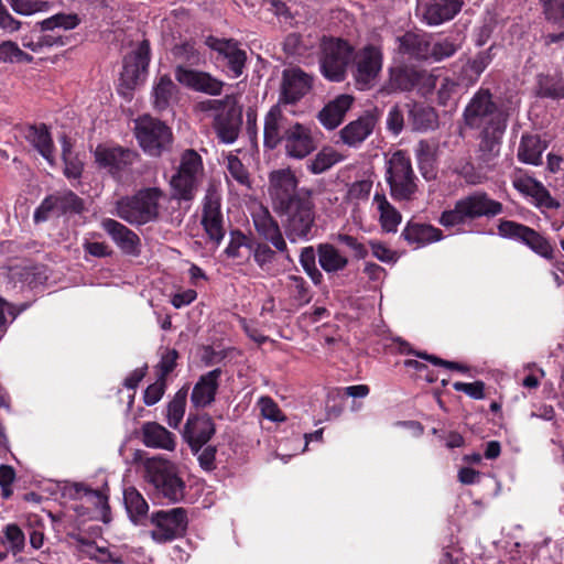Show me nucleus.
I'll return each instance as SVG.
<instances>
[{"label": "nucleus", "instance_id": "nucleus-16", "mask_svg": "<svg viewBox=\"0 0 564 564\" xmlns=\"http://www.w3.org/2000/svg\"><path fill=\"white\" fill-rule=\"evenodd\" d=\"M95 159L99 167L107 170L116 180L123 181L130 173L132 165L139 160V154L121 147L98 145Z\"/></svg>", "mask_w": 564, "mask_h": 564}, {"label": "nucleus", "instance_id": "nucleus-59", "mask_svg": "<svg viewBox=\"0 0 564 564\" xmlns=\"http://www.w3.org/2000/svg\"><path fill=\"white\" fill-rule=\"evenodd\" d=\"M173 54L176 58L182 59L191 65H199L202 62V55L192 42H184L180 45H175Z\"/></svg>", "mask_w": 564, "mask_h": 564}, {"label": "nucleus", "instance_id": "nucleus-51", "mask_svg": "<svg viewBox=\"0 0 564 564\" xmlns=\"http://www.w3.org/2000/svg\"><path fill=\"white\" fill-rule=\"evenodd\" d=\"M316 256L317 249L312 246L304 247L300 253V263L312 282L317 285L323 281V274L316 267Z\"/></svg>", "mask_w": 564, "mask_h": 564}, {"label": "nucleus", "instance_id": "nucleus-40", "mask_svg": "<svg viewBox=\"0 0 564 564\" xmlns=\"http://www.w3.org/2000/svg\"><path fill=\"white\" fill-rule=\"evenodd\" d=\"M373 205L379 213V221L381 228L386 232H397L398 227L402 220L399 210L390 204L383 193H376L373 195Z\"/></svg>", "mask_w": 564, "mask_h": 564}, {"label": "nucleus", "instance_id": "nucleus-29", "mask_svg": "<svg viewBox=\"0 0 564 564\" xmlns=\"http://www.w3.org/2000/svg\"><path fill=\"white\" fill-rule=\"evenodd\" d=\"M24 138L50 165H54L55 147L47 126H29L24 131Z\"/></svg>", "mask_w": 564, "mask_h": 564}, {"label": "nucleus", "instance_id": "nucleus-52", "mask_svg": "<svg viewBox=\"0 0 564 564\" xmlns=\"http://www.w3.org/2000/svg\"><path fill=\"white\" fill-rule=\"evenodd\" d=\"M415 155L423 176L426 180L430 178L431 176L429 175V173L432 172L434 162L433 145L426 140H421L416 145Z\"/></svg>", "mask_w": 564, "mask_h": 564}, {"label": "nucleus", "instance_id": "nucleus-50", "mask_svg": "<svg viewBox=\"0 0 564 564\" xmlns=\"http://www.w3.org/2000/svg\"><path fill=\"white\" fill-rule=\"evenodd\" d=\"M458 48L459 44L456 43V41L453 39L445 37L438 41H433V37L430 35L429 59H433L434 62H441L445 58L453 56Z\"/></svg>", "mask_w": 564, "mask_h": 564}, {"label": "nucleus", "instance_id": "nucleus-30", "mask_svg": "<svg viewBox=\"0 0 564 564\" xmlns=\"http://www.w3.org/2000/svg\"><path fill=\"white\" fill-rule=\"evenodd\" d=\"M220 369H214L203 375L193 388L191 401L196 408H205L212 404L218 389Z\"/></svg>", "mask_w": 564, "mask_h": 564}, {"label": "nucleus", "instance_id": "nucleus-32", "mask_svg": "<svg viewBox=\"0 0 564 564\" xmlns=\"http://www.w3.org/2000/svg\"><path fill=\"white\" fill-rule=\"evenodd\" d=\"M401 54L414 59H429L430 35L419 32H406L397 39Z\"/></svg>", "mask_w": 564, "mask_h": 564}, {"label": "nucleus", "instance_id": "nucleus-12", "mask_svg": "<svg viewBox=\"0 0 564 564\" xmlns=\"http://www.w3.org/2000/svg\"><path fill=\"white\" fill-rule=\"evenodd\" d=\"M203 173L200 155L194 150H186L181 158L177 173L172 177L171 185L178 199L191 200Z\"/></svg>", "mask_w": 564, "mask_h": 564}, {"label": "nucleus", "instance_id": "nucleus-62", "mask_svg": "<svg viewBox=\"0 0 564 564\" xmlns=\"http://www.w3.org/2000/svg\"><path fill=\"white\" fill-rule=\"evenodd\" d=\"M453 388L455 391L464 392L475 400H482L485 398V383L482 381L470 383L457 381L453 383Z\"/></svg>", "mask_w": 564, "mask_h": 564}, {"label": "nucleus", "instance_id": "nucleus-45", "mask_svg": "<svg viewBox=\"0 0 564 564\" xmlns=\"http://www.w3.org/2000/svg\"><path fill=\"white\" fill-rule=\"evenodd\" d=\"M538 95L543 98L560 99L564 97V79L558 74H540L538 76Z\"/></svg>", "mask_w": 564, "mask_h": 564}, {"label": "nucleus", "instance_id": "nucleus-55", "mask_svg": "<svg viewBox=\"0 0 564 564\" xmlns=\"http://www.w3.org/2000/svg\"><path fill=\"white\" fill-rule=\"evenodd\" d=\"M288 288L300 304H307L311 301L310 286L301 275H288Z\"/></svg>", "mask_w": 564, "mask_h": 564}, {"label": "nucleus", "instance_id": "nucleus-49", "mask_svg": "<svg viewBox=\"0 0 564 564\" xmlns=\"http://www.w3.org/2000/svg\"><path fill=\"white\" fill-rule=\"evenodd\" d=\"M339 160L340 155L334 149L324 148L307 163V170L313 174H321L329 170Z\"/></svg>", "mask_w": 564, "mask_h": 564}, {"label": "nucleus", "instance_id": "nucleus-19", "mask_svg": "<svg viewBox=\"0 0 564 564\" xmlns=\"http://www.w3.org/2000/svg\"><path fill=\"white\" fill-rule=\"evenodd\" d=\"M313 86V77L300 68L283 70L281 90L278 105L283 107L294 105L310 93Z\"/></svg>", "mask_w": 564, "mask_h": 564}, {"label": "nucleus", "instance_id": "nucleus-3", "mask_svg": "<svg viewBox=\"0 0 564 564\" xmlns=\"http://www.w3.org/2000/svg\"><path fill=\"white\" fill-rule=\"evenodd\" d=\"M282 218V227L291 243L307 242L317 231L315 204L312 196L299 199L276 212Z\"/></svg>", "mask_w": 564, "mask_h": 564}, {"label": "nucleus", "instance_id": "nucleus-24", "mask_svg": "<svg viewBox=\"0 0 564 564\" xmlns=\"http://www.w3.org/2000/svg\"><path fill=\"white\" fill-rule=\"evenodd\" d=\"M101 228L122 253L132 257H138L141 253L139 236L123 224L112 218H105L101 220Z\"/></svg>", "mask_w": 564, "mask_h": 564}, {"label": "nucleus", "instance_id": "nucleus-60", "mask_svg": "<svg viewBox=\"0 0 564 564\" xmlns=\"http://www.w3.org/2000/svg\"><path fill=\"white\" fill-rule=\"evenodd\" d=\"M227 170L229 175L241 185H249V174L236 155L227 158Z\"/></svg>", "mask_w": 564, "mask_h": 564}, {"label": "nucleus", "instance_id": "nucleus-42", "mask_svg": "<svg viewBox=\"0 0 564 564\" xmlns=\"http://www.w3.org/2000/svg\"><path fill=\"white\" fill-rule=\"evenodd\" d=\"M409 122L415 131H429L437 127V113L431 107L421 104H408Z\"/></svg>", "mask_w": 564, "mask_h": 564}, {"label": "nucleus", "instance_id": "nucleus-34", "mask_svg": "<svg viewBox=\"0 0 564 564\" xmlns=\"http://www.w3.org/2000/svg\"><path fill=\"white\" fill-rule=\"evenodd\" d=\"M142 442L147 447L173 451L175 435L156 422H147L142 425Z\"/></svg>", "mask_w": 564, "mask_h": 564}, {"label": "nucleus", "instance_id": "nucleus-5", "mask_svg": "<svg viewBox=\"0 0 564 564\" xmlns=\"http://www.w3.org/2000/svg\"><path fill=\"white\" fill-rule=\"evenodd\" d=\"M145 479L159 495L171 502H180L185 497V482L178 476L175 464L167 459H149L145 463Z\"/></svg>", "mask_w": 564, "mask_h": 564}, {"label": "nucleus", "instance_id": "nucleus-44", "mask_svg": "<svg viewBox=\"0 0 564 564\" xmlns=\"http://www.w3.org/2000/svg\"><path fill=\"white\" fill-rule=\"evenodd\" d=\"M214 127L218 139L226 144H231L239 135L240 120L229 112H221L215 116Z\"/></svg>", "mask_w": 564, "mask_h": 564}, {"label": "nucleus", "instance_id": "nucleus-33", "mask_svg": "<svg viewBox=\"0 0 564 564\" xmlns=\"http://www.w3.org/2000/svg\"><path fill=\"white\" fill-rule=\"evenodd\" d=\"M352 97L340 95L329 101L318 113L319 122L328 130L337 128L352 105Z\"/></svg>", "mask_w": 564, "mask_h": 564}, {"label": "nucleus", "instance_id": "nucleus-15", "mask_svg": "<svg viewBox=\"0 0 564 564\" xmlns=\"http://www.w3.org/2000/svg\"><path fill=\"white\" fill-rule=\"evenodd\" d=\"M83 210L84 200L74 192L64 189L47 195L34 210L33 220L35 224H41L52 216L80 214Z\"/></svg>", "mask_w": 564, "mask_h": 564}, {"label": "nucleus", "instance_id": "nucleus-2", "mask_svg": "<svg viewBox=\"0 0 564 564\" xmlns=\"http://www.w3.org/2000/svg\"><path fill=\"white\" fill-rule=\"evenodd\" d=\"M502 204L491 199L486 192L476 191L456 200L454 208L444 210L438 223L446 227H455L481 217H495L502 213Z\"/></svg>", "mask_w": 564, "mask_h": 564}, {"label": "nucleus", "instance_id": "nucleus-63", "mask_svg": "<svg viewBox=\"0 0 564 564\" xmlns=\"http://www.w3.org/2000/svg\"><path fill=\"white\" fill-rule=\"evenodd\" d=\"M404 127V110L398 106L394 105L390 108L388 116H387V128L389 131H391L394 135H398Z\"/></svg>", "mask_w": 564, "mask_h": 564}, {"label": "nucleus", "instance_id": "nucleus-10", "mask_svg": "<svg viewBox=\"0 0 564 564\" xmlns=\"http://www.w3.org/2000/svg\"><path fill=\"white\" fill-rule=\"evenodd\" d=\"M269 195L275 212H279L293 203L299 197L306 198L312 196L307 188L297 187V178L290 169L272 171L269 174Z\"/></svg>", "mask_w": 564, "mask_h": 564}, {"label": "nucleus", "instance_id": "nucleus-4", "mask_svg": "<svg viewBox=\"0 0 564 564\" xmlns=\"http://www.w3.org/2000/svg\"><path fill=\"white\" fill-rule=\"evenodd\" d=\"M163 193L158 187L138 191L116 202L115 215L133 226L155 221L159 217L160 200Z\"/></svg>", "mask_w": 564, "mask_h": 564}, {"label": "nucleus", "instance_id": "nucleus-58", "mask_svg": "<svg viewBox=\"0 0 564 564\" xmlns=\"http://www.w3.org/2000/svg\"><path fill=\"white\" fill-rule=\"evenodd\" d=\"M258 406L260 409L261 415L271 422H284L285 416L280 410L279 405L274 402V400L270 397H261L258 400Z\"/></svg>", "mask_w": 564, "mask_h": 564}, {"label": "nucleus", "instance_id": "nucleus-1", "mask_svg": "<svg viewBox=\"0 0 564 564\" xmlns=\"http://www.w3.org/2000/svg\"><path fill=\"white\" fill-rule=\"evenodd\" d=\"M463 119L469 129L479 130L480 159L489 162L499 155L506 132L509 112L487 88H479L463 111Z\"/></svg>", "mask_w": 564, "mask_h": 564}, {"label": "nucleus", "instance_id": "nucleus-27", "mask_svg": "<svg viewBox=\"0 0 564 564\" xmlns=\"http://www.w3.org/2000/svg\"><path fill=\"white\" fill-rule=\"evenodd\" d=\"M425 85L429 88L435 86L434 78L425 70L411 67H397L390 72V87L393 90L410 91Z\"/></svg>", "mask_w": 564, "mask_h": 564}, {"label": "nucleus", "instance_id": "nucleus-38", "mask_svg": "<svg viewBox=\"0 0 564 564\" xmlns=\"http://www.w3.org/2000/svg\"><path fill=\"white\" fill-rule=\"evenodd\" d=\"M494 48L495 46L491 45L487 50L479 52L473 58L468 59L460 73V78L464 83L467 85H474L479 79L484 70L494 61Z\"/></svg>", "mask_w": 564, "mask_h": 564}, {"label": "nucleus", "instance_id": "nucleus-43", "mask_svg": "<svg viewBox=\"0 0 564 564\" xmlns=\"http://www.w3.org/2000/svg\"><path fill=\"white\" fill-rule=\"evenodd\" d=\"M73 498L85 501L95 507L106 518L109 512L108 496L101 490H95L84 484H74L72 487ZM106 521V519H104Z\"/></svg>", "mask_w": 564, "mask_h": 564}, {"label": "nucleus", "instance_id": "nucleus-25", "mask_svg": "<svg viewBox=\"0 0 564 564\" xmlns=\"http://www.w3.org/2000/svg\"><path fill=\"white\" fill-rule=\"evenodd\" d=\"M464 6L463 0H425L419 9L422 20L429 25H441L453 20Z\"/></svg>", "mask_w": 564, "mask_h": 564}, {"label": "nucleus", "instance_id": "nucleus-6", "mask_svg": "<svg viewBox=\"0 0 564 564\" xmlns=\"http://www.w3.org/2000/svg\"><path fill=\"white\" fill-rule=\"evenodd\" d=\"M386 181L393 199L412 200L417 192L416 176L410 158L403 151L394 152L387 162Z\"/></svg>", "mask_w": 564, "mask_h": 564}, {"label": "nucleus", "instance_id": "nucleus-53", "mask_svg": "<svg viewBox=\"0 0 564 564\" xmlns=\"http://www.w3.org/2000/svg\"><path fill=\"white\" fill-rule=\"evenodd\" d=\"M251 250L248 237L240 230L230 231V239L225 249V254L230 259H243L242 249Z\"/></svg>", "mask_w": 564, "mask_h": 564}, {"label": "nucleus", "instance_id": "nucleus-28", "mask_svg": "<svg viewBox=\"0 0 564 564\" xmlns=\"http://www.w3.org/2000/svg\"><path fill=\"white\" fill-rule=\"evenodd\" d=\"M150 63V44L148 41H142L137 50L124 58L121 79L128 85H134L138 79L143 75Z\"/></svg>", "mask_w": 564, "mask_h": 564}, {"label": "nucleus", "instance_id": "nucleus-54", "mask_svg": "<svg viewBox=\"0 0 564 564\" xmlns=\"http://www.w3.org/2000/svg\"><path fill=\"white\" fill-rule=\"evenodd\" d=\"M12 10L20 15H32L37 12H44L48 8V1L45 0H6Z\"/></svg>", "mask_w": 564, "mask_h": 564}, {"label": "nucleus", "instance_id": "nucleus-9", "mask_svg": "<svg viewBox=\"0 0 564 564\" xmlns=\"http://www.w3.org/2000/svg\"><path fill=\"white\" fill-rule=\"evenodd\" d=\"M383 55L380 47L369 44L354 51L351 57V75L359 90L372 88L382 69Z\"/></svg>", "mask_w": 564, "mask_h": 564}, {"label": "nucleus", "instance_id": "nucleus-26", "mask_svg": "<svg viewBox=\"0 0 564 564\" xmlns=\"http://www.w3.org/2000/svg\"><path fill=\"white\" fill-rule=\"evenodd\" d=\"M215 433V424L208 414L189 415L183 432L184 440L194 453H198Z\"/></svg>", "mask_w": 564, "mask_h": 564}, {"label": "nucleus", "instance_id": "nucleus-35", "mask_svg": "<svg viewBox=\"0 0 564 564\" xmlns=\"http://www.w3.org/2000/svg\"><path fill=\"white\" fill-rule=\"evenodd\" d=\"M402 237L409 243L416 245L420 248L442 240L443 232L441 229L429 224L409 221L402 231Z\"/></svg>", "mask_w": 564, "mask_h": 564}, {"label": "nucleus", "instance_id": "nucleus-46", "mask_svg": "<svg viewBox=\"0 0 564 564\" xmlns=\"http://www.w3.org/2000/svg\"><path fill=\"white\" fill-rule=\"evenodd\" d=\"M176 86L167 75L160 77L153 87V105L158 110H165L175 93Z\"/></svg>", "mask_w": 564, "mask_h": 564}, {"label": "nucleus", "instance_id": "nucleus-61", "mask_svg": "<svg viewBox=\"0 0 564 564\" xmlns=\"http://www.w3.org/2000/svg\"><path fill=\"white\" fill-rule=\"evenodd\" d=\"M275 250L267 243H257L253 248L254 262L261 268L270 265L275 259Z\"/></svg>", "mask_w": 564, "mask_h": 564}, {"label": "nucleus", "instance_id": "nucleus-14", "mask_svg": "<svg viewBox=\"0 0 564 564\" xmlns=\"http://www.w3.org/2000/svg\"><path fill=\"white\" fill-rule=\"evenodd\" d=\"M205 44L217 54V63L224 67L229 77L238 78L242 75L247 53L236 40L209 35L205 39Z\"/></svg>", "mask_w": 564, "mask_h": 564}, {"label": "nucleus", "instance_id": "nucleus-23", "mask_svg": "<svg viewBox=\"0 0 564 564\" xmlns=\"http://www.w3.org/2000/svg\"><path fill=\"white\" fill-rule=\"evenodd\" d=\"M281 145L286 156L297 160L306 158L316 149L311 128L299 121L290 129Z\"/></svg>", "mask_w": 564, "mask_h": 564}, {"label": "nucleus", "instance_id": "nucleus-48", "mask_svg": "<svg viewBox=\"0 0 564 564\" xmlns=\"http://www.w3.org/2000/svg\"><path fill=\"white\" fill-rule=\"evenodd\" d=\"M187 391L180 390L170 401L166 409V421L170 427L177 429L184 417Z\"/></svg>", "mask_w": 564, "mask_h": 564}, {"label": "nucleus", "instance_id": "nucleus-64", "mask_svg": "<svg viewBox=\"0 0 564 564\" xmlns=\"http://www.w3.org/2000/svg\"><path fill=\"white\" fill-rule=\"evenodd\" d=\"M372 189V181L361 180L354 182L348 189V197L351 200L367 199Z\"/></svg>", "mask_w": 564, "mask_h": 564}, {"label": "nucleus", "instance_id": "nucleus-36", "mask_svg": "<svg viewBox=\"0 0 564 564\" xmlns=\"http://www.w3.org/2000/svg\"><path fill=\"white\" fill-rule=\"evenodd\" d=\"M516 187L531 196L539 208L556 209L560 207V203L551 196L549 189L541 182L532 177L516 182Z\"/></svg>", "mask_w": 564, "mask_h": 564}, {"label": "nucleus", "instance_id": "nucleus-13", "mask_svg": "<svg viewBox=\"0 0 564 564\" xmlns=\"http://www.w3.org/2000/svg\"><path fill=\"white\" fill-rule=\"evenodd\" d=\"M498 234L502 238L523 243L546 260H552L554 257V248L547 238L525 225L512 220H501L498 225Z\"/></svg>", "mask_w": 564, "mask_h": 564}, {"label": "nucleus", "instance_id": "nucleus-41", "mask_svg": "<svg viewBox=\"0 0 564 564\" xmlns=\"http://www.w3.org/2000/svg\"><path fill=\"white\" fill-rule=\"evenodd\" d=\"M317 257L321 268L326 273H337L348 265V258L332 243H319Z\"/></svg>", "mask_w": 564, "mask_h": 564}, {"label": "nucleus", "instance_id": "nucleus-18", "mask_svg": "<svg viewBox=\"0 0 564 564\" xmlns=\"http://www.w3.org/2000/svg\"><path fill=\"white\" fill-rule=\"evenodd\" d=\"M221 197L216 187L209 186L203 202L202 225L208 238L219 246L225 237Z\"/></svg>", "mask_w": 564, "mask_h": 564}, {"label": "nucleus", "instance_id": "nucleus-47", "mask_svg": "<svg viewBox=\"0 0 564 564\" xmlns=\"http://www.w3.org/2000/svg\"><path fill=\"white\" fill-rule=\"evenodd\" d=\"M3 536L1 543L6 546L8 552L13 555L21 553L25 547V533L15 523L7 524L2 530Z\"/></svg>", "mask_w": 564, "mask_h": 564}, {"label": "nucleus", "instance_id": "nucleus-7", "mask_svg": "<svg viewBox=\"0 0 564 564\" xmlns=\"http://www.w3.org/2000/svg\"><path fill=\"white\" fill-rule=\"evenodd\" d=\"M354 47L338 37H323L321 42L319 68L330 82H343L351 63Z\"/></svg>", "mask_w": 564, "mask_h": 564}, {"label": "nucleus", "instance_id": "nucleus-8", "mask_svg": "<svg viewBox=\"0 0 564 564\" xmlns=\"http://www.w3.org/2000/svg\"><path fill=\"white\" fill-rule=\"evenodd\" d=\"M134 134L141 149L151 156H160L173 142L171 128L149 115L134 121Z\"/></svg>", "mask_w": 564, "mask_h": 564}, {"label": "nucleus", "instance_id": "nucleus-57", "mask_svg": "<svg viewBox=\"0 0 564 564\" xmlns=\"http://www.w3.org/2000/svg\"><path fill=\"white\" fill-rule=\"evenodd\" d=\"M549 22L564 26V0H540Z\"/></svg>", "mask_w": 564, "mask_h": 564}, {"label": "nucleus", "instance_id": "nucleus-17", "mask_svg": "<svg viewBox=\"0 0 564 564\" xmlns=\"http://www.w3.org/2000/svg\"><path fill=\"white\" fill-rule=\"evenodd\" d=\"M296 121L281 105H273L263 119V147L274 150L282 144Z\"/></svg>", "mask_w": 564, "mask_h": 564}, {"label": "nucleus", "instance_id": "nucleus-39", "mask_svg": "<svg viewBox=\"0 0 564 564\" xmlns=\"http://www.w3.org/2000/svg\"><path fill=\"white\" fill-rule=\"evenodd\" d=\"M123 505L129 519L134 524H143L148 518L149 505L144 497L134 487L123 490Z\"/></svg>", "mask_w": 564, "mask_h": 564}, {"label": "nucleus", "instance_id": "nucleus-22", "mask_svg": "<svg viewBox=\"0 0 564 564\" xmlns=\"http://www.w3.org/2000/svg\"><path fill=\"white\" fill-rule=\"evenodd\" d=\"M175 79L183 86L205 93L212 96H218L223 91L224 83L209 73L186 68L177 65L174 70Z\"/></svg>", "mask_w": 564, "mask_h": 564}, {"label": "nucleus", "instance_id": "nucleus-56", "mask_svg": "<svg viewBox=\"0 0 564 564\" xmlns=\"http://www.w3.org/2000/svg\"><path fill=\"white\" fill-rule=\"evenodd\" d=\"M100 237V234L93 232L89 234V237H85L83 241V249L85 252V259L87 260V256H91L95 258H106L110 257L112 251L110 247L104 241H94L93 238Z\"/></svg>", "mask_w": 564, "mask_h": 564}, {"label": "nucleus", "instance_id": "nucleus-37", "mask_svg": "<svg viewBox=\"0 0 564 564\" xmlns=\"http://www.w3.org/2000/svg\"><path fill=\"white\" fill-rule=\"evenodd\" d=\"M547 144L536 134H523L518 148V160L525 164L539 165Z\"/></svg>", "mask_w": 564, "mask_h": 564}, {"label": "nucleus", "instance_id": "nucleus-11", "mask_svg": "<svg viewBox=\"0 0 564 564\" xmlns=\"http://www.w3.org/2000/svg\"><path fill=\"white\" fill-rule=\"evenodd\" d=\"M150 520L153 525L150 534L158 543H166L183 536L188 525L187 511L182 507L153 512Z\"/></svg>", "mask_w": 564, "mask_h": 564}, {"label": "nucleus", "instance_id": "nucleus-21", "mask_svg": "<svg viewBox=\"0 0 564 564\" xmlns=\"http://www.w3.org/2000/svg\"><path fill=\"white\" fill-rule=\"evenodd\" d=\"M80 23V19L76 13H57L41 22H39L41 37L44 48L64 46L67 37L55 33L56 29L64 31L73 30Z\"/></svg>", "mask_w": 564, "mask_h": 564}, {"label": "nucleus", "instance_id": "nucleus-31", "mask_svg": "<svg viewBox=\"0 0 564 564\" xmlns=\"http://www.w3.org/2000/svg\"><path fill=\"white\" fill-rule=\"evenodd\" d=\"M375 126L373 116H361L340 130V139L346 145L357 148L372 133Z\"/></svg>", "mask_w": 564, "mask_h": 564}, {"label": "nucleus", "instance_id": "nucleus-20", "mask_svg": "<svg viewBox=\"0 0 564 564\" xmlns=\"http://www.w3.org/2000/svg\"><path fill=\"white\" fill-rule=\"evenodd\" d=\"M252 221L259 236L270 242L278 252L283 254L286 261L292 263L293 258L289 252L288 243L282 234L281 227L270 212L264 207H260L252 213Z\"/></svg>", "mask_w": 564, "mask_h": 564}]
</instances>
